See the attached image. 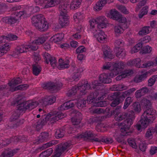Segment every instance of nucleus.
I'll use <instances>...</instances> for the list:
<instances>
[{
	"instance_id": "b1692460",
	"label": "nucleus",
	"mask_w": 157,
	"mask_h": 157,
	"mask_svg": "<svg viewBox=\"0 0 157 157\" xmlns=\"http://www.w3.org/2000/svg\"><path fill=\"white\" fill-rule=\"evenodd\" d=\"M105 0H99L94 6V10L95 11H99L101 10L106 4Z\"/></svg>"
},
{
	"instance_id": "a211bd4d",
	"label": "nucleus",
	"mask_w": 157,
	"mask_h": 157,
	"mask_svg": "<svg viewBox=\"0 0 157 157\" xmlns=\"http://www.w3.org/2000/svg\"><path fill=\"white\" fill-rule=\"evenodd\" d=\"M83 71L84 69L82 68H75L73 71L74 72L72 77L73 80L77 81L80 78L81 73Z\"/></svg>"
},
{
	"instance_id": "774afa93",
	"label": "nucleus",
	"mask_w": 157,
	"mask_h": 157,
	"mask_svg": "<svg viewBox=\"0 0 157 157\" xmlns=\"http://www.w3.org/2000/svg\"><path fill=\"white\" fill-rule=\"evenodd\" d=\"M114 44L115 47L118 48V46L121 47L124 45V43L122 41L121 39L117 40L115 42Z\"/></svg>"
},
{
	"instance_id": "7c9ffc66",
	"label": "nucleus",
	"mask_w": 157,
	"mask_h": 157,
	"mask_svg": "<svg viewBox=\"0 0 157 157\" xmlns=\"http://www.w3.org/2000/svg\"><path fill=\"white\" fill-rule=\"evenodd\" d=\"M132 109L134 113H140L142 109L141 105L138 102H135L133 103L132 105Z\"/></svg>"
},
{
	"instance_id": "338daca9",
	"label": "nucleus",
	"mask_w": 157,
	"mask_h": 157,
	"mask_svg": "<svg viewBox=\"0 0 157 157\" xmlns=\"http://www.w3.org/2000/svg\"><path fill=\"white\" fill-rule=\"evenodd\" d=\"M136 89L133 87L123 92L124 94L126 96H129L132 94L136 90Z\"/></svg>"
},
{
	"instance_id": "0eeeda50",
	"label": "nucleus",
	"mask_w": 157,
	"mask_h": 157,
	"mask_svg": "<svg viewBox=\"0 0 157 157\" xmlns=\"http://www.w3.org/2000/svg\"><path fill=\"white\" fill-rule=\"evenodd\" d=\"M64 115L60 112H55L49 113L46 116L51 123H54L64 117Z\"/></svg>"
},
{
	"instance_id": "5701e85b",
	"label": "nucleus",
	"mask_w": 157,
	"mask_h": 157,
	"mask_svg": "<svg viewBox=\"0 0 157 157\" xmlns=\"http://www.w3.org/2000/svg\"><path fill=\"white\" fill-rule=\"evenodd\" d=\"M67 17V14H60L59 23L62 27L67 26L68 24L69 21Z\"/></svg>"
},
{
	"instance_id": "f257e3e1",
	"label": "nucleus",
	"mask_w": 157,
	"mask_h": 157,
	"mask_svg": "<svg viewBox=\"0 0 157 157\" xmlns=\"http://www.w3.org/2000/svg\"><path fill=\"white\" fill-rule=\"evenodd\" d=\"M157 117L155 110L151 108L147 109L141 115L138 123L136 125V129L140 131L141 128H146L149 123L153 122Z\"/></svg>"
},
{
	"instance_id": "39448f33",
	"label": "nucleus",
	"mask_w": 157,
	"mask_h": 157,
	"mask_svg": "<svg viewBox=\"0 0 157 157\" xmlns=\"http://www.w3.org/2000/svg\"><path fill=\"white\" fill-rule=\"evenodd\" d=\"M105 96V95L99 93V92L96 91L91 93L87 98V101L88 104L93 103L94 106L97 107H103L106 106L107 103L105 101H101Z\"/></svg>"
},
{
	"instance_id": "423d86ee",
	"label": "nucleus",
	"mask_w": 157,
	"mask_h": 157,
	"mask_svg": "<svg viewBox=\"0 0 157 157\" xmlns=\"http://www.w3.org/2000/svg\"><path fill=\"white\" fill-rule=\"evenodd\" d=\"M35 2L37 4L44 6V8H48L57 5L60 0H35Z\"/></svg>"
},
{
	"instance_id": "6ab92c4d",
	"label": "nucleus",
	"mask_w": 157,
	"mask_h": 157,
	"mask_svg": "<svg viewBox=\"0 0 157 157\" xmlns=\"http://www.w3.org/2000/svg\"><path fill=\"white\" fill-rule=\"evenodd\" d=\"M17 36L10 34L7 36H2L0 37V44L5 42L6 40H14L17 39Z\"/></svg>"
},
{
	"instance_id": "ea45409f",
	"label": "nucleus",
	"mask_w": 157,
	"mask_h": 157,
	"mask_svg": "<svg viewBox=\"0 0 157 157\" xmlns=\"http://www.w3.org/2000/svg\"><path fill=\"white\" fill-rule=\"evenodd\" d=\"M15 153V151L11 149L5 150L0 157H11Z\"/></svg>"
},
{
	"instance_id": "c03bdc74",
	"label": "nucleus",
	"mask_w": 157,
	"mask_h": 157,
	"mask_svg": "<svg viewBox=\"0 0 157 157\" xmlns=\"http://www.w3.org/2000/svg\"><path fill=\"white\" fill-rule=\"evenodd\" d=\"M123 126V127L121 128V134L122 136H126L128 135L130 132H128V130L130 126L128 128L126 125L125 124H122Z\"/></svg>"
},
{
	"instance_id": "a18cd8bd",
	"label": "nucleus",
	"mask_w": 157,
	"mask_h": 157,
	"mask_svg": "<svg viewBox=\"0 0 157 157\" xmlns=\"http://www.w3.org/2000/svg\"><path fill=\"white\" fill-rule=\"evenodd\" d=\"M155 132V130L154 128L151 127L148 128L145 134L146 137L149 139H151L153 137V135Z\"/></svg>"
},
{
	"instance_id": "f3484780",
	"label": "nucleus",
	"mask_w": 157,
	"mask_h": 157,
	"mask_svg": "<svg viewBox=\"0 0 157 157\" xmlns=\"http://www.w3.org/2000/svg\"><path fill=\"white\" fill-rule=\"evenodd\" d=\"M75 102L74 101H69L61 105L58 108V109L59 110L61 111L68 109L73 107Z\"/></svg>"
},
{
	"instance_id": "864d4df0",
	"label": "nucleus",
	"mask_w": 157,
	"mask_h": 157,
	"mask_svg": "<svg viewBox=\"0 0 157 157\" xmlns=\"http://www.w3.org/2000/svg\"><path fill=\"white\" fill-rule=\"evenodd\" d=\"M33 74L35 75H38L40 72L41 69L39 65H33Z\"/></svg>"
},
{
	"instance_id": "680f3d73",
	"label": "nucleus",
	"mask_w": 157,
	"mask_h": 157,
	"mask_svg": "<svg viewBox=\"0 0 157 157\" xmlns=\"http://www.w3.org/2000/svg\"><path fill=\"white\" fill-rule=\"evenodd\" d=\"M147 9V7L146 6L143 7L139 14V17L140 18H142L144 15L147 14L148 12Z\"/></svg>"
},
{
	"instance_id": "c756f323",
	"label": "nucleus",
	"mask_w": 157,
	"mask_h": 157,
	"mask_svg": "<svg viewBox=\"0 0 157 157\" xmlns=\"http://www.w3.org/2000/svg\"><path fill=\"white\" fill-rule=\"evenodd\" d=\"M82 115L80 112H77L75 116L71 119L72 122L73 124L75 125H78L80 123L81 121Z\"/></svg>"
},
{
	"instance_id": "37998d69",
	"label": "nucleus",
	"mask_w": 157,
	"mask_h": 157,
	"mask_svg": "<svg viewBox=\"0 0 157 157\" xmlns=\"http://www.w3.org/2000/svg\"><path fill=\"white\" fill-rule=\"evenodd\" d=\"M14 16L16 18H17V20L19 19L21 17H28L27 14L26 10L25 11H17L15 13Z\"/></svg>"
},
{
	"instance_id": "c9c22d12",
	"label": "nucleus",
	"mask_w": 157,
	"mask_h": 157,
	"mask_svg": "<svg viewBox=\"0 0 157 157\" xmlns=\"http://www.w3.org/2000/svg\"><path fill=\"white\" fill-rule=\"evenodd\" d=\"M17 54L23 53L28 51V47L27 45H22L17 47L15 50Z\"/></svg>"
},
{
	"instance_id": "de8ad7c7",
	"label": "nucleus",
	"mask_w": 157,
	"mask_h": 157,
	"mask_svg": "<svg viewBox=\"0 0 157 157\" xmlns=\"http://www.w3.org/2000/svg\"><path fill=\"white\" fill-rule=\"evenodd\" d=\"M58 141L56 140H52L46 144H43L41 147L42 150L46 149L47 148L57 144Z\"/></svg>"
},
{
	"instance_id": "2eb2a0df",
	"label": "nucleus",
	"mask_w": 157,
	"mask_h": 157,
	"mask_svg": "<svg viewBox=\"0 0 157 157\" xmlns=\"http://www.w3.org/2000/svg\"><path fill=\"white\" fill-rule=\"evenodd\" d=\"M97 28L101 29L106 27V18L104 16H100L96 18Z\"/></svg>"
},
{
	"instance_id": "0e129e2a",
	"label": "nucleus",
	"mask_w": 157,
	"mask_h": 157,
	"mask_svg": "<svg viewBox=\"0 0 157 157\" xmlns=\"http://www.w3.org/2000/svg\"><path fill=\"white\" fill-rule=\"evenodd\" d=\"M128 142L131 146L133 148L136 149L137 147L135 140L132 138H129L128 140Z\"/></svg>"
},
{
	"instance_id": "5fc2aeb1",
	"label": "nucleus",
	"mask_w": 157,
	"mask_h": 157,
	"mask_svg": "<svg viewBox=\"0 0 157 157\" xmlns=\"http://www.w3.org/2000/svg\"><path fill=\"white\" fill-rule=\"evenodd\" d=\"M152 48L149 45L146 46L144 47L140 52L142 54L150 53L152 51Z\"/></svg>"
},
{
	"instance_id": "72a5a7b5",
	"label": "nucleus",
	"mask_w": 157,
	"mask_h": 157,
	"mask_svg": "<svg viewBox=\"0 0 157 157\" xmlns=\"http://www.w3.org/2000/svg\"><path fill=\"white\" fill-rule=\"evenodd\" d=\"M69 61L68 59L63 60L62 59H59V68L61 69H64L68 68L69 66Z\"/></svg>"
},
{
	"instance_id": "69168bd1",
	"label": "nucleus",
	"mask_w": 157,
	"mask_h": 157,
	"mask_svg": "<svg viewBox=\"0 0 157 157\" xmlns=\"http://www.w3.org/2000/svg\"><path fill=\"white\" fill-rule=\"evenodd\" d=\"M157 78V75H155L153 76L151 78L149 79L148 81V85L149 86H151L155 83L156 79Z\"/></svg>"
},
{
	"instance_id": "a878e982",
	"label": "nucleus",
	"mask_w": 157,
	"mask_h": 157,
	"mask_svg": "<svg viewBox=\"0 0 157 157\" xmlns=\"http://www.w3.org/2000/svg\"><path fill=\"white\" fill-rule=\"evenodd\" d=\"M149 91L147 87H143L136 91L135 93V95L136 98H140L147 93Z\"/></svg>"
},
{
	"instance_id": "9d476101",
	"label": "nucleus",
	"mask_w": 157,
	"mask_h": 157,
	"mask_svg": "<svg viewBox=\"0 0 157 157\" xmlns=\"http://www.w3.org/2000/svg\"><path fill=\"white\" fill-rule=\"evenodd\" d=\"M56 100V98L54 96H47L39 100V103L43 106H45L53 104Z\"/></svg>"
},
{
	"instance_id": "6e6552de",
	"label": "nucleus",
	"mask_w": 157,
	"mask_h": 157,
	"mask_svg": "<svg viewBox=\"0 0 157 157\" xmlns=\"http://www.w3.org/2000/svg\"><path fill=\"white\" fill-rule=\"evenodd\" d=\"M72 143L70 141H68L59 145L58 148L56 151V156L57 157H59L64 151L71 148L72 147Z\"/></svg>"
},
{
	"instance_id": "4468645a",
	"label": "nucleus",
	"mask_w": 157,
	"mask_h": 157,
	"mask_svg": "<svg viewBox=\"0 0 157 157\" xmlns=\"http://www.w3.org/2000/svg\"><path fill=\"white\" fill-rule=\"evenodd\" d=\"M102 50L105 58L111 59L113 58L114 56L112 53L109 47L107 45H103L102 46Z\"/></svg>"
},
{
	"instance_id": "13d9d810",
	"label": "nucleus",
	"mask_w": 157,
	"mask_h": 157,
	"mask_svg": "<svg viewBox=\"0 0 157 157\" xmlns=\"http://www.w3.org/2000/svg\"><path fill=\"white\" fill-rule=\"evenodd\" d=\"M141 105L144 107H149L151 105L150 101L146 99H142L141 101Z\"/></svg>"
},
{
	"instance_id": "4c0bfd02",
	"label": "nucleus",
	"mask_w": 157,
	"mask_h": 157,
	"mask_svg": "<svg viewBox=\"0 0 157 157\" xmlns=\"http://www.w3.org/2000/svg\"><path fill=\"white\" fill-rule=\"evenodd\" d=\"M84 15L80 12L75 13L73 16L75 21L77 23L81 21L84 18Z\"/></svg>"
},
{
	"instance_id": "2f4dec72",
	"label": "nucleus",
	"mask_w": 157,
	"mask_h": 157,
	"mask_svg": "<svg viewBox=\"0 0 157 157\" xmlns=\"http://www.w3.org/2000/svg\"><path fill=\"white\" fill-rule=\"evenodd\" d=\"M42 86L44 89L51 90H56L57 88L55 84L51 82L44 83L42 85Z\"/></svg>"
},
{
	"instance_id": "cd10ccee",
	"label": "nucleus",
	"mask_w": 157,
	"mask_h": 157,
	"mask_svg": "<svg viewBox=\"0 0 157 157\" xmlns=\"http://www.w3.org/2000/svg\"><path fill=\"white\" fill-rule=\"evenodd\" d=\"M82 0H72L70 5V9L71 10H75L79 8Z\"/></svg>"
},
{
	"instance_id": "09e8293b",
	"label": "nucleus",
	"mask_w": 157,
	"mask_h": 157,
	"mask_svg": "<svg viewBox=\"0 0 157 157\" xmlns=\"http://www.w3.org/2000/svg\"><path fill=\"white\" fill-rule=\"evenodd\" d=\"M28 47V51H36L38 48L37 45L35 43L34 41H33L29 44L27 45Z\"/></svg>"
},
{
	"instance_id": "e2e57ef3",
	"label": "nucleus",
	"mask_w": 157,
	"mask_h": 157,
	"mask_svg": "<svg viewBox=\"0 0 157 157\" xmlns=\"http://www.w3.org/2000/svg\"><path fill=\"white\" fill-rule=\"evenodd\" d=\"M48 133L45 132L41 133L40 136L39 141L40 142H42L48 138Z\"/></svg>"
},
{
	"instance_id": "3c124183",
	"label": "nucleus",
	"mask_w": 157,
	"mask_h": 157,
	"mask_svg": "<svg viewBox=\"0 0 157 157\" xmlns=\"http://www.w3.org/2000/svg\"><path fill=\"white\" fill-rule=\"evenodd\" d=\"M114 32L116 35H119L121 34L124 32L123 29L120 25H116L114 27Z\"/></svg>"
},
{
	"instance_id": "1a4fd4ad",
	"label": "nucleus",
	"mask_w": 157,
	"mask_h": 157,
	"mask_svg": "<svg viewBox=\"0 0 157 157\" xmlns=\"http://www.w3.org/2000/svg\"><path fill=\"white\" fill-rule=\"evenodd\" d=\"M98 137L97 134L92 131H87L80 135H77L76 137L78 139L83 138L86 141H90L92 137Z\"/></svg>"
},
{
	"instance_id": "052dcab7",
	"label": "nucleus",
	"mask_w": 157,
	"mask_h": 157,
	"mask_svg": "<svg viewBox=\"0 0 157 157\" xmlns=\"http://www.w3.org/2000/svg\"><path fill=\"white\" fill-rule=\"evenodd\" d=\"M46 41L45 38L44 36L39 37L37 39L35 40L34 41L36 45L40 44L43 43Z\"/></svg>"
},
{
	"instance_id": "7ed1b4c3",
	"label": "nucleus",
	"mask_w": 157,
	"mask_h": 157,
	"mask_svg": "<svg viewBox=\"0 0 157 157\" xmlns=\"http://www.w3.org/2000/svg\"><path fill=\"white\" fill-rule=\"evenodd\" d=\"M120 112L119 108L116 109L114 111L115 119L117 121H120L126 118V119L123 122L122 124H125L128 127L133 124V121L135 119V113L132 111H130L128 113H124L122 114L119 115Z\"/></svg>"
},
{
	"instance_id": "8fccbe9b",
	"label": "nucleus",
	"mask_w": 157,
	"mask_h": 157,
	"mask_svg": "<svg viewBox=\"0 0 157 157\" xmlns=\"http://www.w3.org/2000/svg\"><path fill=\"white\" fill-rule=\"evenodd\" d=\"M65 131L63 129H57L55 134L56 138L59 139L63 137L65 134Z\"/></svg>"
},
{
	"instance_id": "e433bc0d",
	"label": "nucleus",
	"mask_w": 157,
	"mask_h": 157,
	"mask_svg": "<svg viewBox=\"0 0 157 157\" xmlns=\"http://www.w3.org/2000/svg\"><path fill=\"white\" fill-rule=\"evenodd\" d=\"M63 33H58L54 35L51 38V40L54 42L57 43L63 39Z\"/></svg>"
},
{
	"instance_id": "412c9836",
	"label": "nucleus",
	"mask_w": 157,
	"mask_h": 157,
	"mask_svg": "<svg viewBox=\"0 0 157 157\" xmlns=\"http://www.w3.org/2000/svg\"><path fill=\"white\" fill-rule=\"evenodd\" d=\"M142 63H143L144 62L141 61L140 58H137L128 61L127 64L128 65L131 66L135 65L137 67L141 68H142Z\"/></svg>"
},
{
	"instance_id": "393cba45",
	"label": "nucleus",
	"mask_w": 157,
	"mask_h": 157,
	"mask_svg": "<svg viewBox=\"0 0 157 157\" xmlns=\"http://www.w3.org/2000/svg\"><path fill=\"white\" fill-rule=\"evenodd\" d=\"M120 15L117 10L115 9L111 10L107 14L108 17L116 20H118L119 18Z\"/></svg>"
},
{
	"instance_id": "49530a36",
	"label": "nucleus",
	"mask_w": 157,
	"mask_h": 157,
	"mask_svg": "<svg viewBox=\"0 0 157 157\" xmlns=\"http://www.w3.org/2000/svg\"><path fill=\"white\" fill-rule=\"evenodd\" d=\"M52 152V149L50 148L41 153L39 157H48L51 155Z\"/></svg>"
},
{
	"instance_id": "603ef678",
	"label": "nucleus",
	"mask_w": 157,
	"mask_h": 157,
	"mask_svg": "<svg viewBox=\"0 0 157 157\" xmlns=\"http://www.w3.org/2000/svg\"><path fill=\"white\" fill-rule=\"evenodd\" d=\"M113 88L115 90L122 91L127 89L128 87L123 84H120L113 85Z\"/></svg>"
},
{
	"instance_id": "79ce46f5",
	"label": "nucleus",
	"mask_w": 157,
	"mask_h": 157,
	"mask_svg": "<svg viewBox=\"0 0 157 157\" xmlns=\"http://www.w3.org/2000/svg\"><path fill=\"white\" fill-rule=\"evenodd\" d=\"M75 101V104L77 102V105L79 109H81L85 106L86 101L82 98H79L77 101L73 100Z\"/></svg>"
},
{
	"instance_id": "9b49d317",
	"label": "nucleus",
	"mask_w": 157,
	"mask_h": 157,
	"mask_svg": "<svg viewBox=\"0 0 157 157\" xmlns=\"http://www.w3.org/2000/svg\"><path fill=\"white\" fill-rule=\"evenodd\" d=\"M93 32L94 36L97 39L98 41L100 42H103L106 38V36L103 31L101 29H96L95 31L94 30H92Z\"/></svg>"
},
{
	"instance_id": "6e6d98bb",
	"label": "nucleus",
	"mask_w": 157,
	"mask_h": 157,
	"mask_svg": "<svg viewBox=\"0 0 157 157\" xmlns=\"http://www.w3.org/2000/svg\"><path fill=\"white\" fill-rule=\"evenodd\" d=\"M142 47V45L141 43H139L136 44L132 48L131 51V53H133L138 52Z\"/></svg>"
},
{
	"instance_id": "bb28decb",
	"label": "nucleus",
	"mask_w": 157,
	"mask_h": 157,
	"mask_svg": "<svg viewBox=\"0 0 157 157\" xmlns=\"http://www.w3.org/2000/svg\"><path fill=\"white\" fill-rule=\"evenodd\" d=\"M69 4L66 2L61 3L59 5V10L60 14H66Z\"/></svg>"
},
{
	"instance_id": "473e14b6",
	"label": "nucleus",
	"mask_w": 157,
	"mask_h": 157,
	"mask_svg": "<svg viewBox=\"0 0 157 157\" xmlns=\"http://www.w3.org/2000/svg\"><path fill=\"white\" fill-rule=\"evenodd\" d=\"M40 10V8L37 6H30L26 9L27 16L29 17L31 14L38 12Z\"/></svg>"
},
{
	"instance_id": "4d7b16f0",
	"label": "nucleus",
	"mask_w": 157,
	"mask_h": 157,
	"mask_svg": "<svg viewBox=\"0 0 157 157\" xmlns=\"http://www.w3.org/2000/svg\"><path fill=\"white\" fill-rule=\"evenodd\" d=\"M0 48L4 53L5 54L10 50V47L9 43H6L4 44L1 45L0 46Z\"/></svg>"
},
{
	"instance_id": "ddd939ff",
	"label": "nucleus",
	"mask_w": 157,
	"mask_h": 157,
	"mask_svg": "<svg viewBox=\"0 0 157 157\" xmlns=\"http://www.w3.org/2000/svg\"><path fill=\"white\" fill-rule=\"evenodd\" d=\"M21 80L19 78L12 79L10 82L8 83L9 86V90L11 91H16L15 88L17 87L16 86L18 84L21 83Z\"/></svg>"
},
{
	"instance_id": "f03ea898",
	"label": "nucleus",
	"mask_w": 157,
	"mask_h": 157,
	"mask_svg": "<svg viewBox=\"0 0 157 157\" xmlns=\"http://www.w3.org/2000/svg\"><path fill=\"white\" fill-rule=\"evenodd\" d=\"M101 84L98 82V81H94L92 82L91 86L87 83H85L84 81L80 82L77 86H75L72 87L67 93V95L69 96L74 95L76 94L78 91L80 92L82 95L85 94L86 90L90 89L93 88L95 89L97 86H100Z\"/></svg>"
},
{
	"instance_id": "4be33fe9",
	"label": "nucleus",
	"mask_w": 157,
	"mask_h": 157,
	"mask_svg": "<svg viewBox=\"0 0 157 157\" xmlns=\"http://www.w3.org/2000/svg\"><path fill=\"white\" fill-rule=\"evenodd\" d=\"M36 27L39 30L41 31H45L48 28V23L45 19L43 21L38 25H36Z\"/></svg>"
},
{
	"instance_id": "dca6fc26",
	"label": "nucleus",
	"mask_w": 157,
	"mask_h": 157,
	"mask_svg": "<svg viewBox=\"0 0 157 157\" xmlns=\"http://www.w3.org/2000/svg\"><path fill=\"white\" fill-rule=\"evenodd\" d=\"M45 19L43 15L38 14L33 16L32 18V22L33 24L36 27L38 25L43 21Z\"/></svg>"
},
{
	"instance_id": "bf43d9fd",
	"label": "nucleus",
	"mask_w": 157,
	"mask_h": 157,
	"mask_svg": "<svg viewBox=\"0 0 157 157\" xmlns=\"http://www.w3.org/2000/svg\"><path fill=\"white\" fill-rule=\"evenodd\" d=\"M44 124V121H42L41 120H39L35 124V126L37 130H39L42 127V126Z\"/></svg>"
},
{
	"instance_id": "f704fd0d",
	"label": "nucleus",
	"mask_w": 157,
	"mask_h": 157,
	"mask_svg": "<svg viewBox=\"0 0 157 157\" xmlns=\"http://www.w3.org/2000/svg\"><path fill=\"white\" fill-rule=\"evenodd\" d=\"M151 30L149 26H144L138 32V34L140 36L147 35L150 32Z\"/></svg>"
},
{
	"instance_id": "58836bf2",
	"label": "nucleus",
	"mask_w": 157,
	"mask_h": 157,
	"mask_svg": "<svg viewBox=\"0 0 157 157\" xmlns=\"http://www.w3.org/2000/svg\"><path fill=\"white\" fill-rule=\"evenodd\" d=\"M117 51L116 52V56L119 58L123 59L126 56V51L123 49L118 48L117 49Z\"/></svg>"
},
{
	"instance_id": "f8f14e48",
	"label": "nucleus",
	"mask_w": 157,
	"mask_h": 157,
	"mask_svg": "<svg viewBox=\"0 0 157 157\" xmlns=\"http://www.w3.org/2000/svg\"><path fill=\"white\" fill-rule=\"evenodd\" d=\"M120 94L119 92H114L113 94L111 95L109 98L110 100H113V101L111 104V106L112 107H115L118 105L120 102Z\"/></svg>"
},
{
	"instance_id": "20e7f679",
	"label": "nucleus",
	"mask_w": 157,
	"mask_h": 157,
	"mask_svg": "<svg viewBox=\"0 0 157 157\" xmlns=\"http://www.w3.org/2000/svg\"><path fill=\"white\" fill-rule=\"evenodd\" d=\"M125 66V64L122 61L115 63L108 62L104 64L102 69L111 70V72L109 74V76L111 78H113L121 73Z\"/></svg>"
},
{
	"instance_id": "aec40b11",
	"label": "nucleus",
	"mask_w": 157,
	"mask_h": 157,
	"mask_svg": "<svg viewBox=\"0 0 157 157\" xmlns=\"http://www.w3.org/2000/svg\"><path fill=\"white\" fill-rule=\"evenodd\" d=\"M109 74L103 73L101 74L99 77V80L102 83L104 84H108L112 82Z\"/></svg>"
},
{
	"instance_id": "a19ab883",
	"label": "nucleus",
	"mask_w": 157,
	"mask_h": 157,
	"mask_svg": "<svg viewBox=\"0 0 157 157\" xmlns=\"http://www.w3.org/2000/svg\"><path fill=\"white\" fill-rule=\"evenodd\" d=\"M38 103L36 101L30 103L26 102L25 103L26 109L29 110L35 108L37 106Z\"/></svg>"
},
{
	"instance_id": "c85d7f7f",
	"label": "nucleus",
	"mask_w": 157,
	"mask_h": 157,
	"mask_svg": "<svg viewBox=\"0 0 157 157\" xmlns=\"http://www.w3.org/2000/svg\"><path fill=\"white\" fill-rule=\"evenodd\" d=\"M17 20V18H16L15 16L6 17L2 19L3 21L11 25L16 23Z\"/></svg>"
}]
</instances>
